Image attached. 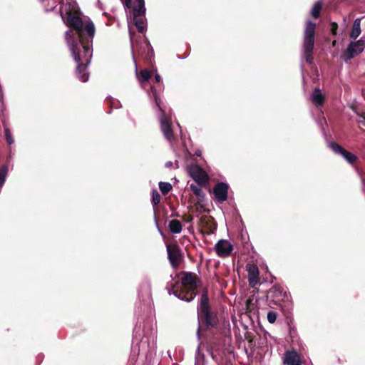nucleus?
Instances as JSON below:
<instances>
[{
  "label": "nucleus",
  "instance_id": "obj_19",
  "mask_svg": "<svg viewBox=\"0 0 365 365\" xmlns=\"http://www.w3.org/2000/svg\"><path fill=\"white\" fill-rule=\"evenodd\" d=\"M361 34V21L359 19L354 20L352 29L349 34V37L352 40H356Z\"/></svg>",
  "mask_w": 365,
  "mask_h": 365
},
{
  "label": "nucleus",
  "instance_id": "obj_27",
  "mask_svg": "<svg viewBox=\"0 0 365 365\" xmlns=\"http://www.w3.org/2000/svg\"><path fill=\"white\" fill-rule=\"evenodd\" d=\"M5 138L8 144L11 145L14 143V139L12 137L11 130L9 128L4 126Z\"/></svg>",
  "mask_w": 365,
  "mask_h": 365
},
{
  "label": "nucleus",
  "instance_id": "obj_30",
  "mask_svg": "<svg viewBox=\"0 0 365 365\" xmlns=\"http://www.w3.org/2000/svg\"><path fill=\"white\" fill-rule=\"evenodd\" d=\"M151 91H152L153 96L155 98V101L157 106L159 108L160 110H162V109L160 106V98H159L158 94L157 93L155 88L154 86H151Z\"/></svg>",
  "mask_w": 365,
  "mask_h": 365
},
{
  "label": "nucleus",
  "instance_id": "obj_4",
  "mask_svg": "<svg viewBox=\"0 0 365 365\" xmlns=\"http://www.w3.org/2000/svg\"><path fill=\"white\" fill-rule=\"evenodd\" d=\"M316 24L307 21L305 25L303 48L306 62L309 65L314 63L313 52L315 42Z\"/></svg>",
  "mask_w": 365,
  "mask_h": 365
},
{
  "label": "nucleus",
  "instance_id": "obj_26",
  "mask_svg": "<svg viewBox=\"0 0 365 365\" xmlns=\"http://www.w3.org/2000/svg\"><path fill=\"white\" fill-rule=\"evenodd\" d=\"M160 195L156 190H153L152 192V203L153 206L158 205L160 202Z\"/></svg>",
  "mask_w": 365,
  "mask_h": 365
},
{
  "label": "nucleus",
  "instance_id": "obj_36",
  "mask_svg": "<svg viewBox=\"0 0 365 365\" xmlns=\"http://www.w3.org/2000/svg\"><path fill=\"white\" fill-rule=\"evenodd\" d=\"M161 81V77L158 73H155V81L156 83H159Z\"/></svg>",
  "mask_w": 365,
  "mask_h": 365
},
{
  "label": "nucleus",
  "instance_id": "obj_9",
  "mask_svg": "<svg viewBox=\"0 0 365 365\" xmlns=\"http://www.w3.org/2000/svg\"><path fill=\"white\" fill-rule=\"evenodd\" d=\"M229 185L224 182H217L213 187V195L215 200L220 203H222L227 200Z\"/></svg>",
  "mask_w": 365,
  "mask_h": 365
},
{
  "label": "nucleus",
  "instance_id": "obj_11",
  "mask_svg": "<svg viewBox=\"0 0 365 365\" xmlns=\"http://www.w3.org/2000/svg\"><path fill=\"white\" fill-rule=\"evenodd\" d=\"M329 147L334 153L341 155L344 159L351 165L354 164L358 159L356 155L347 151L336 142H331Z\"/></svg>",
  "mask_w": 365,
  "mask_h": 365
},
{
  "label": "nucleus",
  "instance_id": "obj_14",
  "mask_svg": "<svg viewBox=\"0 0 365 365\" xmlns=\"http://www.w3.org/2000/svg\"><path fill=\"white\" fill-rule=\"evenodd\" d=\"M160 129L168 140L172 141L175 139L171 122L164 115L160 119Z\"/></svg>",
  "mask_w": 365,
  "mask_h": 365
},
{
  "label": "nucleus",
  "instance_id": "obj_7",
  "mask_svg": "<svg viewBox=\"0 0 365 365\" xmlns=\"http://www.w3.org/2000/svg\"><path fill=\"white\" fill-rule=\"evenodd\" d=\"M365 48V40L360 38L358 41H351L343 53L345 61H348L361 53Z\"/></svg>",
  "mask_w": 365,
  "mask_h": 365
},
{
  "label": "nucleus",
  "instance_id": "obj_25",
  "mask_svg": "<svg viewBox=\"0 0 365 365\" xmlns=\"http://www.w3.org/2000/svg\"><path fill=\"white\" fill-rule=\"evenodd\" d=\"M41 2L46 11H52L56 6V0H41Z\"/></svg>",
  "mask_w": 365,
  "mask_h": 365
},
{
  "label": "nucleus",
  "instance_id": "obj_40",
  "mask_svg": "<svg viewBox=\"0 0 365 365\" xmlns=\"http://www.w3.org/2000/svg\"><path fill=\"white\" fill-rule=\"evenodd\" d=\"M360 117L363 118L365 120V113L359 115Z\"/></svg>",
  "mask_w": 365,
  "mask_h": 365
},
{
  "label": "nucleus",
  "instance_id": "obj_39",
  "mask_svg": "<svg viewBox=\"0 0 365 365\" xmlns=\"http://www.w3.org/2000/svg\"><path fill=\"white\" fill-rule=\"evenodd\" d=\"M167 251H168V252H170V251H173V250H171L170 246H168V247H167Z\"/></svg>",
  "mask_w": 365,
  "mask_h": 365
},
{
  "label": "nucleus",
  "instance_id": "obj_17",
  "mask_svg": "<svg viewBox=\"0 0 365 365\" xmlns=\"http://www.w3.org/2000/svg\"><path fill=\"white\" fill-rule=\"evenodd\" d=\"M168 254L172 267L174 269H178L183 261L184 255L182 252H168Z\"/></svg>",
  "mask_w": 365,
  "mask_h": 365
},
{
  "label": "nucleus",
  "instance_id": "obj_21",
  "mask_svg": "<svg viewBox=\"0 0 365 365\" xmlns=\"http://www.w3.org/2000/svg\"><path fill=\"white\" fill-rule=\"evenodd\" d=\"M168 227L172 233L178 234L182 230V224L178 220H170Z\"/></svg>",
  "mask_w": 365,
  "mask_h": 365
},
{
  "label": "nucleus",
  "instance_id": "obj_38",
  "mask_svg": "<svg viewBox=\"0 0 365 365\" xmlns=\"http://www.w3.org/2000/svg\"><path fill=\"white\" fill-rule=\"evenodd\" d=\"M3 98V91L1 87L0 88V101Z\"/></svg>",
  "mask_w": 365,
  "mask_h": 365
},
{
  "label": "nucleus",
  "instance_id": "obj_31",
  "mask_svg": "<svg viewBox=\"0 0 365 365\" xmlns=\"http://www.w3.org/2000/svg\"><path fill=\"white\" fill-rule=\"evenodd\" d=\"M292 320H289L288 322V326H289V335L292 338H293L294 336V335L296 334L297 333V331H296V329L294 327H292Z\"/></svg>",
  "mask_w": 365,
  "mask_h": 365
},
{
  "label": "nucleus",
  "instance_id": "obj_29",
  "mask_svg": "<svg viewBox=\"0 0 365 365\" xmlns=\"http://www.w3.org/2000/svg\"><path fill=\"white\" fill-rule=\"evenodd\" d=\"M277 314L274 311H269L267 313V320L269 323L273 324L276 322Z\"/></svg>",
  "mask_w": 365,
  "mask_h": 365
},
{
  "label": "nucleus",
  "instance_id": "obj_23",
  "mask_svg": "<svg viewBox=\"0 0 365 365\" xmlns=\"http://www.w3.org/2000/svg\"><path fill=\"white\" fill-rule=\"evenodd\" d=\"M159 188L163 195H167L173 188L172 185L169 182H159Z\"/></svg>",
  "mask_w": 365,
  "mask_h": 365
},
{
  "label": "nucleus",
  "instance_id": "obj_6",
  "mask_svg": "<svg viewBox=\"0 0 365 365\" xmlns=\"http://www.w3.org/2000/svg\"><path fill=\"white\" fill-rule=\"evenodd\" d=\"M189 175L200 186H208L210 177L208 174L198 165L192 164L187 168Z\"/></svg>",
  "mask_w": 365,
  "mask_h": 365
},
{
  "label": "nucleus",
  "instance_id": "obj_1",
  "mask_svg": "<svg viewBox=\"0 0 365 365\" xmlns=\"http://www.w3.org/2000/svg\"><path fill=\"white\" fill-rule=\"evenodd\" d=\"M66 24L76 31L79 43H78L72 31H66L65 38L70 48L72 56L76 63V74L82 82H86L89 78L87 72L88 65L92 56L93 39L95 36V26L90 19L83 21L77 11L68 9L64 19Z\"/></svg>",
  "mask_w": 365,
  "mask_h": 365
},
{
  "label": "nucleus",
  "instance_id": "obj_28",
  "mask_svg": "<svg viewBox=\"0 0 365 365\" xmlns=\"http://www.w3.org/2000/svg\"><path fill=\"white\" fill-rule=\"evenodd\" d=\"M152 76V72L144 69L140 71V80L142 81H148Z\"/></svg>",
  "mask_w": 365,
  "mask_h": 365
},
{
  "label": "nucleus",
  "instance_id": "obj_24",
  "mask_svg": "<svg viewBox=\"0 0 365 365\" xmlns=\"http://www.w3.org/2000/svg\"><path fill=\"white\" fill-rule=\"evenodd\" d=\"M8 166L6 165H4L0 168V186H2L6 180V177L8 174Z\"/></svg>",
  "mask_w": 365,
  "mask_h": 365
},
{
  "label": "nucleus",
  "instance_id": "obj_2",
  "mask_svg": "<svg viewBox=\"0 0 365 365\" xmlns=\"http://www.w3.org/2000/svg\"><path fill=\"white\" fill-rule=\"evenodd\" d=\"M198 328L197 334L199 335L201 331L207 332L210 336L207 339L211 349H218L221 344V337L218 334L220 331V319L218 312L212 309L208 295V289H202L200 302L197 308Z\"/></svg>",
  "mask_w": 365,
  "mask_h": 365
},
{
  "label": "nucleus",
  "instance_id": "obj_32",
  "mask_svg": "<svg viewBox=\"0 0 365 365\" xmlns=\"http://www.w3.org/2000/svg\"><path fill=\"white\" fill-rule=\"evenodd\" d=\"M338 29V24L336 22L331 23V33L332 35L336 36Z\"/></svg>",
  "mask_w": 365,
  "mask_h": 365
},
{
  "label": "nucleus",
  "instance_id": "obj_10",
  "mask_svg": "<svg viewBox=\"0 0 365 365\" xmlns=\"http://www.w3.org/2000/svg\"><path fill=\"white\" fill-rule=\"evenodd\" d=\"M199 227L202 233L210 235L217 228V224L211 216L202 215L199 220Z\"/></svg>",
  "mask_w": 365,
  "mask_h": 365
},
{
  "label": "nucleus",
  "instance_id": "obj_13",
  "mask_svg": "<svg viewBox=\"0 0 365 365\" xmlns=\"http://www.w3.org/2000/svg\"><path fill=\"white\" fill-rule=\"evenodd\" d=\"M135 32L132 31V29H129V36L130 43L134 51H137L139 55L143 56V54L145 53L147 51V54L145 58H148L149 55V45L145 44L143 46H140V43L137 39L135 38Z\"/></svg>",
  "mask_w": 365,
  "mask_h": 365
},
{
  "label": "nucleus",
  "instance_id": "obj_15",
  "mask_svg": "<svg viewBox=\"0 0 365 365\" xmlns=\"http://www.w3.org/2000/svg\"><path fill=\"white\" fill-rule=\"evenodd\" d=\"M207 187V186H200L199 185L194 183H192L190 185V189L197 197V200L195 202V205L196 207H203L202 203L205 200V193L202 191V188H206Z\"/></svg>",
  "mask_w": 365,
  "mask_h": 365
},
{
  "label": "nucleus",
  "instance_id": "obj_20",
  "mask_svg": "<svg viewBox=\"0 0 365 365\" xmlns=\"http://www.w3.org/2000/svg\"><path fill=\"white\" fill-rule=\"evenodd\" d=\"M233 245L226 240H220L215 245V251H232Z\"/></svg>",
  "mask_w": 365,
  "mask_h": 365
},
{
  "label": "nucleus",
  "instance_id": "obj_12",
  "mask_svg": "<svg viewBox=\"0 0 365 365\" xmlns=\"http://www.w3.org/2000/svg\"><path fill=\"white\" fill-rule=\"evenodd\" d=\"M246 270L248 272L249 284L251 287L254 288L258 284L259 280L258 267L255 264L247 263Z\"/></svg>",
  "mask_w": 365,
  "mask_h": 365
},
{
  "label": "nucleus",
  "instance_id": "obj_5",
  "mask_svg": "<svg viewBox=\"0 0 365 365\" xmlns=\"http://www.w3.org/2000/svg\"><path fill=\"white\" fill-rule=\"evenodd\" d=\"M133 0H125V6L128 9L133 8V19L138 32L143 33L146 29L145 26V6L144 0H135L133 5Z\"/></svg>",
  "mask_w": 365,
  "mask_h": 365
},
{
  "label": "nucleus",
  "instance_id": "obj_33",
  "mask_svg": "<svg viewBox=\"0 0 365 365\" xmlns=\"http://www.w3.org/2000/svg\"><path fill=\"white\" fill-rule=\"evenodd\" d=\"M217 253L221 257H226L230 256L232 254V252H217Z\"/></svg>",
  "mask_w": 365,
  "mask_h": 365
},
{
  "label": "nucleus",
  "instance_id": "obj_35",
  "mask_svg": "<svg viewBox=\"0 0 365 365\" xmlns=\"http://www.w3.org/2000/svg\"><path fill=\"white\" fill-rule=\"evenodd\" d=\"M193 217L191 215H187V216H185L184 217V220L187 222H190L192 220Z\"/></svg>",
  "mask_w": 365,
  "mask_h": 365
},
{
  "label": "nucleus",
  "instance_id": "obj_16",
  "mask_svg": "<svg viewBox=\"0 0 365 365\" xmlns=\"http://www.w3.org/2000/svg\"><path fill=\"white\" fill-rule=\"evenodd\" d=\"M284 363L287 365H302V361L295 350H287L284 353Z\"/></svg>",
  "mask_w": 365,
  "mask_h": 365
},
{
  "label": "nucleus",
  "instance_id": "obj_18",
  "mask_svg": "<svg viewBox=\"0 0 365 365\" xmlns=\"http://www.w3.org/2000/svg\"><path fill=\"white\" fill-rule=\"evenodd\" d=\"M312 103L317 106H322L325 101V96L322 93L319 88H315L311 96Z\"/></svg>",
  "mask_w": 365,
  "mask_h": 365
},
{
  "label": "nucleus",
  "instance_id": "obj_37",
  "mask_svg": "<svg viewBox=\"0 0 365 365\" xmlns=\"http://www.w3.org/2000/svg\"><path fill=\"white\" fill-rule=\"evenodd\" d=\"M173 162H172V161H168V162H167V163H165V166H166L167 168H171V167H173Z\"/></svg>",
  "mask_w": 365,
  "mask_h": 365
},
{
  "label": "nucleus",
  "instance_id": "obj_3",
  "mask_svg": "<svg viewBox=\"0 0 365 365\" xmlns=\"http://www.w3.org/2000/svg\"><path fill=\"white\" fill-rule=\"evenodd\" d=\"M183 274L181 278V284L177 281L175 283L170 282L167 285L170 294H173L175 297L187 302L192 301L197 295V287L200 282L197 274L192 272H182L178 274Z\"/></svg>",
  "mask_w": 365,
  "mask_h": 365
},
{
  "label": "nucleus",
  "instance_id": "obj_34",
  "mask_svg": "<svg viewBox=\"0 0 365 365\" xmlns=\"http://www.w3.org/2000/svg\"><path fill=\"white\" fill-rule=\"evenodd\" d=\"M251 248V245L248 242H245L244 245V251H250V249Z\"/></svg>",
  "mask_w": 365,
  "mask_h": 365
},
{
  "label": "nucleus",
  "instance_id": "obj_22",
  "mask_svg": "<svg viewBox=\"0 0 365 365\" xmlns=\"http://www.w3.org/2000/svg\"><path fill=\"white\" fill-rule=\"evenodd\" d=\"M322 9V3L321 1L316 2L311 11V15L314 19H318Z\"/></svg>",
  "mask_w": 365,
  "mask_h": 365
},
{
  "label": "nucleus",
  "instance_id": "obj_8",
  "mask_svg": "<svg viewBox=\"0 0 365 365\" xmlns=\"http://www.w3.org/2000/svg\"><path fill=\"white\" fill-rule=\"evenodd\" d=\"M267 297L277 305L289 299V295L287 291L282 286L278 284H275L269 289Z\"/></svg>",
  "mask_w": 365,
  "mask_h": 365
}]
</instances>
